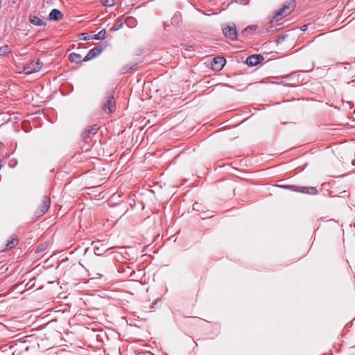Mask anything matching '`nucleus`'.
<instances>
[{
	"instance_id": "2eb2a0df",
	"label": "nucleus",
	"mask_w": 355,
	"mask_h": 355,
	"mask_svg": "<svg viewBox=\"0 0 355 355\" xmlns=\"http://www.w3.org/2000/svg\"><path fill=\"white\" fill-rule=\"evenodd\" d=\"M82 55L79 53H71L69 55V60L72 62L79 63L82 62Z\"/></svg>"
},
{
	"instance_id": "20e7f679",
	"label": "nucleus",
	"mask_w": 355,
	"mask_h": 355,
	"mask_svg": "<svg viewBox=\"0 0 355 355\" xmlns=\"http://www.w3.org/2000/svg\"><path fill=\"white\" fill-rule=\"evenodd\" d=\"M98 130V127L96 125L85 128L81 135L83 141L85 143L90 142L92 137L97 133Z\"/></svg>"
},
{
	"instance_id": "4468645a",
	"label": "nucleus",
	"mask_w": 355,
	"mask_h": 355,
	"mask_svg": "<svg viewBox=\"0 0 355 355\" xmlns=\"http://www.w3.org/2000/svg\"><path fill=\"white\" fill-rule=\"evenodd\" d=\"M19 243V239L17 236L12 235L6 244V249H12Z\"/></svg>"
},
{
	"instance_id": "f03ea898",
	"label": "nucleus",
	"mask_w": 355,
	"mask_h": 355,
	"mask_svg": "<svg viewBox=\"0 0 355 355\" xmlns=\"http://www.w3.org/2000/svg\"><path fill=\"white\" fill-rule=\"evenodd\" d=\"M279 187L293 191H297L311 195H315L318 193L317 189L313 187H300L297 185H280Z\"/></svg>"
},
{
	"instance_id": "f3484780",
	"label": "nucleus",
	"mask_w": 355,
	"mask_h": 355,
	"mask_svg": "<svg viewBox=\"0 0 355 355\" xmlns=\"http://www.w3.org/2000/svg\"><path fill=\"white\" fill-rule=\"evenodd\" d=\"M123 22L119 19L116 21V23L113 25V26L111 28L112 31H116L121 28L123 27Z\"/></svg>"
},
{
	"instance_id": "ddd939ff",
	"label": "nucleus",
	"mask_w": 355,
	"mask_h": 355,
	"mask_svg": "<svg viewBox=\"0 0 355 355\" xmlns=\"http://www.w3.org/2000/svg\"><path fill=\"white\" fill-rule=\"evenodd\" d=\"M30 22L32 24L37 26H44L46 25V22L43 19L39 18L37 16H31Z\"/></svg>"
},
{
	"instance_id": "dca6fc26",
	"label": "nucleus",
	"mask_w": 355,
	"mask_h": 355,
	"mask_svg": "<svg viewBox=\"0 0 355 355\" xmlns=\"http://www.w3.org/2000/svg\"><path fill=\"white\" fill-rule=\"evenodd\" d=\"M106 31L105 29L101 30L97 34L91 36V38L94 40H103L105 37Z\"/></svg>"
},
{
	"instance_id": "412c9836",
	"label": "nucleus",
	"mask_w": 355,
	"mask_h": 355,
	"mask_svg": "<svg viewBox=\"0 0 355 355\" xmlns=\"http://www.w3.org/2000/svg\"><path fill=\"white\" fill-rule=\"evenodd\" d=\"M91 36H92V35L86 36V37H84V40H90V39H92V38H91Z\"/></svg>"
},
{
	"instance_id": "9b49d317",
	"label": "nucleus",
	"mask_w": 355,
	"mask_h": 355,
	"mask_svg": "<svg viewBox=\"0 0 355 355\" xmlns=\"http://www.w3.org/2000/svg\"><path fill=\"white\" fill-rule=\"evenodd\" d=\"M90 270L92 272V275H97L99 277L102 276L100 272H103L105 271L103 265L101 262H95L92 264L90 266Z\"/></svg>"
},
{
	"instance_id": "6ab92c4d",
	"label": "nucleus",
	"mask_w": 355,
	"mask_h": 355,
	"mask_svg": "<svg viewBox=\"0 0 355 355\" xmlns=\"http://www.w3.org/2000/svg\"><path fill=\"white\" fill-rule=\"evenodd\" d=\"M102 4L107 7H110L114 6L117 0H100Z\"/></svg>"
},
{
	"instance_id": "b1692460",
	"label": "nucleus",
	"mask_w": 355,
	"mask_h": 355,
	"mask_svg": "<svg viewBox=\"0 0 355 355\" xmlns=\"http://www.w3.org/2000/svg\"><path fill=\"white\" fill-rule=\"evenodd\" d=\"M236 1L240 3H242L244 1V0H236Z\"/></svg>"
},
{
	"instance_id": "5701e85b",
	"label": "nucleus",
	"mask_w": 355,
	"mask_h": 355,
	"mask_svg": "<svg viewBox=\"0 0 355 355\" xmlns=\"http://www.w3.org/2000/svg\"><path fill=\"white\" fill-rule=\"evenodd\" d=\"M170 27V25H165L164 29L167 31V28Z\"/></svg>"
},
{
	"instance_id": "aec40b11",
	"label": "nucleus",
	"mask_w": 355,
	"mask_h": 355,
	"mask_svg": "<svg viewBox=\"0 0 355 355\" xmlns=\"http://www.w3.org/2000/svg\"><path fill=\"white\" fill-rule=\"evenodd\" d=\"M256 29V26H249L248 27H246L244 31H243V33H245L248 31H254Z\"/></svg>"
},
{
	"instance_id": "9d476101",
	"label": "nucleus",
	"mask_w": 355,
	"mask_h": 355,
	"mask_svg": "<svg viewBox=\"0 0 355 355\" xmlns=\"http://www.w3.org/2000/svg\"><path fill=\"white\" fill-rule=\"evenodd\" d=\"M51 204L50 198L48 196H44L42 198V204L40 207V212L37 213L38 216L44 215L48 210Z\"/></svg>"
},
{
	"instance_id": "393cba45",
	"label": "nucleus",
	"mask_w": 355,
	"mask_h": 355,
	"mask_svg": "<svg viewBox=\"0 0 355 355\" xmlns=\"http://www.w3.org/2000/svg\"><path fill=\"white\" fill-rule=\"evenodd\" d=\"M175 18H173L172 19V21H171V24H173V23H175Z\"/></svg>"
},
{
	"instance_id": "1a4fd4ad",
	"label": "nucleus",
	"mask_w": 355,
	"mask_h": 355,
	"mask_svg": "<svg viewBox=\"0 0 355 355\" xmlns=\"http://www.w3.org/2000/svg\"><path fill=\"white\" fill-rule=\"evenodd\" d=\"M263 60V57L261 55H252L246 59V64L248 66H256Z\"/></svg>"
},
{
	"instance_id": "0eeeda50",
	"label": "nucleus",
	"mask_w": 355,
	"mask_h": 355,
	"mask_svg": "<svg viewBox=\"0 0 355 355\" xmlns=\"http://www.w3.org/2000/svg\"><path fill=\"white\" fill-rule=\"evenodd\" d=\"M103 51L102 46H98L89 50L87 55L83 58V62H87L101 54Z\"/></svg>"
},
{
	"instance_id": "7ed1b4c3",
	"label": "nucleus",
	"mask_w": 355,
	"mask_h": 355,
	"mask_svg": "<svg viewBox=\"0 0 355 355\" xmlns=\"http://www.w3.org/2000/svg\"><path fill=\"white\" fill-rule=\"evenodd\" d=\"M114 92L110 90L107 94V100L103 106V110L106 113H112L115 109Z\"/></svg>"
},
{
	"instance_id": "f8f14e48",
	"label": "nucleus",
	"mask_w": 355,
	"mask_h": 355,
	"mask_svg": "<svg viewBox=\"0 0 355 355\" xmlns=\"http://www.w3.org/2000/svg\"><path fill=\"white\" fill-rule=\"evenodd\" d=\"M63 17V15L62 13L60 12V10H58V9H53L51 10V12H50L49 14V19L51 20H55V21H58L60 19H61Z\"/></svg>"
},
{
	"instance_id": "f257e3e1",
	"label": "nucleus",
	"mask_w": 355,
	"mask_h": 355,
	"mask_svg": "<svg viewBox=\"0 0 355 355\" xmlns=\"http://www.w3.org/2000/svg\"><path fill=\"white\" fill-rule=\"evenodd\" d=\"M295 7V3L294 1H290L288 2H286L285 4L283 5L282 8H280L278 11H277L275 13L273 18L276 21L282 19L283 17L291 13L294 10Z\"/></svg>"
},
{
	"instance_id": "a211bd4d",
	"label": "nucleus",
	"mask_w": 355,
	"mask_h": 355,
	"mask_svg": "<svg viewBox=\"0 0 355 355\" xmlns=\"http://www.w3.org/2000/svg\"><path fill=\"white\" fill-rule=\"evenodd\" d=\"M10 52V48L8 45L0 47V57L4 56Z\"/></svg>"
},
{
	"instance_id": "39448f33",
	"label": "nucleus",
	"mask_w": 355,
	"mask_h": 355,
	"mask_svg": "<svg viewBox=\"0 0 355 355\" xmlns=\"http://www.w3.org/2000/svg\"><path fill=\"white\" fill-rule=\"evenodd\" d=\"M43 66L42 62L40 60L36 61H32L26 66L24 67L23 71L26 74H31L35 72L39 71Z\"/></svg>"
},
{
	"instance_id": "6e6552de",
	"label": "nucleus",
	"mask_w": 355,
	"mask_h": 355,
	"mask_svg": "<svg viewBox=\"0 0 355 355\" xmlns=\"http://www.w3.org/2000/svg\"><path fill=\"white\" fill-rule=\"evenodd\" d=\"M226 60L223 57H216L211 62V68L215 71H220L225 66Z\"/></svg>"
},
{
	"instance_id": "4be33fe9",
	"label": "nucleus",
	"mask_w": 355,
	"mask_h": 355,
	"mask_svg": "<svg viewBox=\"0 0 355 355\" xmlns=\"http://www.w3.org/2000/svg\"><path fill=\"white\" fill-rule=\"evenodd\" d=\"M158 301H159V300H156L154 301V302L153 303V305L155 304ZM152 307H153V306H152Z\"/></svg>"
},
{
	"instance_id": "423d86ee",
	"label": "nucleus",
	"mask_w": 355,
	"mask_h": 355,
	"mask_svg": "<svg viewBox=\"0 0 355 355\" xmlns=\"http://www.w3.org/2000/svg\"><path fill=\"white\" fill-rule=\"evenodd\" d=\"M225 36L232 40L237 39V31L235 24L232 23L223 28V29Z\"/></svg>"
}]
</instances>
